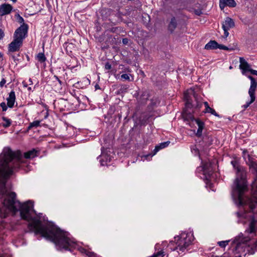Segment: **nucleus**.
Returning <instances> with one entry per match:
<instances>
[{
  "instance_id": "24",
  "label": "nucleus",
  "mask_w": 257,
  "mask_h": 257,
  "mask_svg": "<svg viewBox=\"0 0 257 257\" xmlns=\"http://www.w3.org/2000/svg\"><path fill=\"white\" fill-rule=\"evenodd\" d=\"M203 141L207 147L212 144L213 139L211 136L205 135L203 137Z\"/></svg>"
},
{
  "instance_id": "1",
  "label": "nucleus",
  "mask_w": 257,
  "mask_h": 257,
  "mask_svg": "<svg viewBox=\"0 0 257 257\" xmlns=\"http://www.w3.org/2000/svg\"><path fill=\"white\" fill-rule=\"evenodd\" d=\"M39 153L38 151L33 149L23 155L20 150L13 151L9 147L4 148L0 154V217L5 218L10 213L15 216L20 212L22 219L32 221L28 225L31 232H34L36 235L40 234L42 237L53 242L58 250L72 251L76 243L67 236V232L51 222L46 225L43 224L40 216L33 217V214L37 215L34 209V202L28 200L21 203L16 200V193H9L6 186L11 176L23 167L26 163L25 159L33 158L37 156Z\"/></svg>"
},
{
  "instance_id": "61",
  "label": "nucleus",
  "mask_w": 257,
  "mask_h": 257,
  "mask_svg": "<svg viewBox=\"0 0 257 257\" xmlns=\"http://www.w3.org/2000/svg\"><path fill=\"white\" fill-rule=\"evenodd\" d=\"M97 31H100L101 27L100 26H96Z\"/></svg>"
},
{
  "instance_id": "28",
  "label": "nucleus",
  "mask_w": 257,
  "mask_h": 257,
  "mask_svg": "<svg viewBox=\"0 0 257 257\" xmlns=\"http://www.w3.org/2000/svg\"><path fill=\"white\" fill-rule=\"evenodd\" d=\"M128 88V86L125 84L120 85L117 91V94H120L122 93H124L127 92V90Z\"/></svg>"
},
{
  "instance_id": "9",
  "label": "nucleus",
  "mask_w": 257,
  "mask_h": 257,
  "mask_svg": "<svg viewBox=\"0 0 257 257\" xmlns=\"http://www.w3.org/2000/svg\"><path fill=\"white\" fill-rule=\"evenodd\" d=\"M29 26L28 24H22L16 29L14 34V38L23 42L24 39L27 36Z\"/></svg>"
},
{
  "instance_id": "49",
  "label": "nucleus",
  "mask_w": 257,
  "mask_h": 257,
  "mask_svg": "<svg viewBox=\"0 0 257 257\" xmlns=\"http://www.w3.org/2000/svg\"><path fill=\"white\" fill-rule=\"evenodd\" d=\"M223 29V31H224V36H223V37L226 38L228 37V35H229V33L228 32V31L229 30L228 29H227L225 28H224Z\"/></svg>"
},
{
  "instance_id": "47",
  "label": "nucleus",
  "mask_w": 257,
  "mask_h": 257,
  "mask_svg": "<svg viewBox=\"0 0 257 257\" xmlns=\"http://www.w3.org/2000/svg\"><path fill=\"white\" fill-rule=\"evenodd\" d=\"M128 74H123L121 75V78L125 80L130 81V76Z\"/></svg>"
},
{
  "instance_id": "31",
  "label": "nucleus",
  "mask_w": 257,
  "mask_h": 257,
  "mask_svg": "<svg viewBox=\"0 0 257 257\" xmlns=\"http://www.w3.org/2000/svg\"><path fill=\"white\" fill-rule=\"evenodd\" d=\"M235 214L237 217L239 219L237 221L238 223H241L242 222L241 221L240 219L245 217L246 212L245 211L243 212L237 211Z\"/></svg>"
},
{
  "instance_id": "50",
  "label": "nucleus",
  "mask_w": 257,
  "mask_h": 257,
  "mask_svg": "<svg viewBox=\"0 0 257 257\" xmlns=\"http://www.w3.org/2000/svg\"><path fill=\"white\" fill-rule=\"evenodd\" d=\"M194 12L195 14L197 16H200L202 14L201 10L200 9H195Z\"/></svg>"
},
{
  "instance_id": "45",
  "label": "nucleus",
  "mask_w": 257,
  "mask_h": 257,
  "mask_svg": "<svg viewBox=\"0 0 257 257\" xmlns=\"http://www.w3.org/2000/svg\"><path fill=\"white\" fill-rule=\"evenodd\" d=\"M130 41V39L125 38L122 39V43L124 45H129Z\"/></svg>"
},
{
  "instance_id": "62",
  "label": "nucleus",
  "mask_w": 257,
  "mask_h": 257,
  "mask_svg": "<svg viewBox=\"0 0 257 257\" xmlns=\"http://www.w3.org/2000/svg\"><path fill=\"white\" fill-rule=\"evenodd\" d=\"M235 49L233 47H228V51H232L234 50Z\"/></svg>"
},
{
  "instance_id": "34",
  "label": "nucleus",
  "mask_w": 257,
  "mask_h": 257,
  "mask_svg": "<svg viewBox=\"0 0 257 257\" xmlns=\"http://www.w3.org/2000/svg\"><path fill=\"white\" fill-rule=\"evenodd\" d=\"M37 58L38 60L41 63H43L46 60V58L43 53H38Z\"/></svg>"
},
{
  "instance_id": "59",
  "label": "nucleus",
  "mask_w": 257,
  "mask_h": 257,
  "mask_svg": "<svg viewBox=\"0 0 257 257\" xmlns=\"http://www.w3.org/2000/svg\"><path fill=\"white\" fill-rule=\"evenodd\" d=\"M12 57L14 60V61H18L19 59L16 58V57L15 55H12Z\"/></svg>"
},
{
  "instance_id": "8",
  "label": "nucleus",
  "mask_w": 257,
  "mask_h": 257,
  "mask_svg": "<svg viewBox=\"0 0 257 257\" xmlns=\"http://www.w3.org/2000/svg\"><path fill=\"white\" fill-rule=\"evenodd\" d=\"M189 236L188 234L182 233L180 236L175 237V240L177 241L176 243L178 244L177 249L183 252L191 244L192 240L188 238Z\"/></svg>"
},
{
  "instance_id": "43",
  "label": "nucleus",
  "mask_w": 257,
  "mask_h": 257,
  "mask_svg": "<svg viewBox=\"0 0 257 257\" xmlns=\"http://www.w3.org/2000/svg\"><path fill=\"white\" fill-rule=\"evenodd\" d=\"M163 253H164V252L162 251H158L157 253H154L152 256H150V257H158V256L163 257L164 256V254H163Z\"/></svg>"
},
{
  "instance_id": "48",
  "label": "nucleus",
  "mask_w": 257,
  "mask_h": 257,
  "mask_svg": "<svg viewBox=\"0 0 257 257\" xmlns=\"http://www.w3.org/2000/svg\"><path fill=\"white\" fill-rule=\"evenodd\" d=\"M218 48L220 49H222V50H226L228 49V47L225 46L222 44H218Z\"/></svg>"
},
{
  "instance_id": "46",
  "label": "nucleus",
  "mask_w": 257,
  "mask_h": 257,
  "mask_svg": "<svg viewBox=\"0 0 257 257\" xmlns=\"http://www.w3.org/2000/svg\"><path fill=\"white\" fill-rule=\"evenodd\" d=\"M0 106L2 108V110L3 111H5L8 109V105H7L5 102H3L0 104Z\"/></svg>"
},
{
  "instance_id": "19",
  "label": "nucleus",
  "mask_w": 257,
  "mask_h": 257,
  "mask_svg": "<svg viewBox=\"0 0 257 257\" xmlns=\"http://www.w3.org/2000/svg\"><path fill=\"white\" fill-rule=\"evenodd\" d=\"M234 22L231 18L227 17L224 22L222 24V28L225 27L226 29L229 30L234 27Z\"/></svg>"
},
{
  "instance_id": "18",
  "label": "nucleus",
  "mask_w": 257,
  "mask_h": 257,
  "mask_svg": "<svg viewBox=\"0 0 257 257\" xmlns=\"http://www.w3.org/2000/svg\"><path fill=\"white\" fill-rule=\"evenodd\" d=\"M7 105L10 108H13L16 100L15 92L14 91H11L9 93V97L7 98Z\"/></svg>"
},
{
  "instance_id": "20",
  "label": "nucleus",
  "mask_w": 257,
  "mask_h": 257,
  "mask_svg": "<svg viewBox=\"0 0 257 257\" xmlns=\"http://www.w3.org/2000/svg\"><path fill=\"white\" fill-rule=\"evenodd\" d=\"M218 43L215 40H210L205 46L204 48L206 50H214L218 48Z\"/></svg>"
},
{
  "instance_id": "60",
  "label": "nucleus",
  "mask_w": 257,
  "mask_h": 257,
  "mask_svg": "<svg viewBox=\"0 0 257 257\" xmlns=\"http://www.w3.org/2000/svg\"><path fill=\"white\" fill-rule=\"evenodd\" d=\"M95 90H97V89H100V88L99 86V85L98 84H96L95 85Z\"/></svg>"
},
{
  "instance_id": "57",
  "label": "nucleus",
  "mask_w": 257,
  "mask_h": 257,
  "mask_svg": "<svg viewBox=\"0 0 257 257\" xmlns=\"http://www.w3.org/2000/svg\"><path fill=\"white\" fill-rule=\"evenodd\" d=\"M54 77L57 80V81L59 82V84H62V81L59 79V78L58 77V76L55 75L54 76Z\"/></svg>"
},
{
  "instance_id": "26",
  "label": "nucleus",
  "mask_w": 257,
  "mask_h": 257,
  "mask_svg": "<svg viewBox=\"0 0 257 257\" xmlns=\"http://www.w3.org/2000/svg\"><path fill=\"white\" fill-rule=\"evenodd\" d=\"M64 47H65L66 52L68 54H69V53H72V51L75 49V46L72 43L66 42L64 44Z\"/></svg>"
},
{
  "instance_id": "42",
  "label": "nucleus",
  "mask_w": 257,
  "mask_h": 257,
  "mask_svg": "<svg viewBox=\"0 0 257 257\" xmlns=\"http://www.w3.org/2000/svg\"><path fill=\"white\" fill-rule=\"evenodd\" d=\"M135 8L138 10H140L141 9L142 7V3L140 1V0H137L135 2Z\"/></svg>"
},
{
  "instance_id": "2",
  "label": "nucleus",
  "mask_w": 257,
  "mask_h": 257,
  "mask_svg": "<svg viewBox=\"0 0 257 257\" xmlns=\"http://www.w3.org/2000/svg\"><path fill=\"white\" fill-rule=\"evenodd\" d=\"M231 164L236 170V177L231 185V196L234 202L238 207L248 206L249 212L257 215V198L244 195L248 191L245 168L236 160H232Z\"/></svg>"
},
{
  "instance_id": "14",
  "label": "nucleus",
  "mask_w": 257,
  "mask_h": 257,
  "mask_svg": "<svg viewBox=\"0 0 257 257\" xmlns=\"http://www.w3.org/2000/svg\"><path fill=\"white\" fill-rule=\"evenodd\" d=\"M257 230V220L255 219L254 215H252L247 231L250 233H254Z\"/></svg>"
},
{
  "instance_id": "51",
  "label": "nucleus",
  "mask_w": 257,
  "mask_h": 257,
  "mask_svg": "<svg viewBox=\"0 0 257 257\" xmlns=\"http://www.w3.org/2000/svg\"><path fill=\"white\" fill-rule=\"evenodd\" d=\"M247 71L250 72L251 74L252 75H255L257 76V70L252 69L250 68Z\"/></svg>"
},
{
  "instance_id": "15",
  "label": "nucleus",
  "mask_w": 257,
  "mask_h": 257,
  "mask_svg": "<svg viewBox=\"0 0 257 257\" xmlns=\"http://www.w3.org/2000/svg\"><path fill=\"white\" fill-rule=\"evenodd\" d=\"M248 78L251 81L250 86L248 90V94L255 95V91L257 87V81L251 75H249Z\"/></svg>"
},
{
  "instance_id": "29",
  "label": "nucleus",
  "mask_w": 257,
  "mask_h": 257,
  "mask_svg": "<svg viewBox=\"0 0 257 257\" xmlns=\"http://www.w3.org/2000/svg\"><path fill=\"white\" fill-rule=\"evenodd\" d=\"M152 116L151 114H146L143 117L140 119V122L141 125H145L148 124L150 121V118Z\"/></svg>"
},
{
  "instance_id": "3",
  "label": "nucleus",
  "mask_w": 257,
  "mask_h": 257,
  "mask_svg": "<svg viewBox=\"0 0 257 257\" xmlns=\"http://www.w3.org/2000/svg\"><path fill=\"white\" fill-rule=\"evenodd\" d=\"M249 240L248 237H243L242 234L235 237L233 243L235 244V249L238 252H246L249 254H253L255 252L257 247V241H252L249 244L247 242Z\"/></svg>"
},
{
  "instance_id": "37",
  "label": "nucleus",
  "mask_w": 257,
  "mask_h": 257,
  "mask_svg": "<svg viewBox=\"0 0 257 257\" xmlns=\"http://www.w3.org/2000/svg\"><path fill=\"white\" fill-rule=\"evenodd\" d=\"M194 121H195L197 124L198 125V128H200V127L201 128H203L204 127V125H205V123L203 121H201L200 119L199 118H195V120Z\"/></svg>"
},
{
  "instance_id": "58",
  "label": "nucleus",
  "mask_w": 257,
  "mask_h": 257,
  "mask_svg": "<svg viewBox=\"0 0 257 257\" xmlns=\"http://www.w3.org/2000/svg\"><path fill=\"white\" fill-rule=\"evenodd\" d=\"M22 84H23L24 87H27L28 86V84H27V82L25 81H23Z\"/></svg>"
},
{
  "instance_id": "6",
  "label": "nucleus",
  "mask_w": 257,
  "mask_h": 257,
  "mask_svg": "<svg viewBox=\"0 0 257 257\" xmlns=\"http://www.w3.org/2000/svg\"><path fill=\"white\" fill-rule=\"evenodd\" d=\"M246 164L254 178L251 184V189L253 193L257 195V161H254L249 155H248V161Z\"/></svg>"
},
{
  "instance_id": "56",
  "label": "nucleus",
  "mask_w": 257,
  "mask_h": 257,
  "mask_svg": "<svg viewBox=\"0 0 257 257\" xmlns=\"http://www.w3.org/2000/svg\"><path fill=\"white\" fill-rule=\"evenodd\" d=\"M204 105L205 106V109L208 108L210 106H209V104L207 102H204Z\"/></svg>"
},
{
  "instance_id": "55",
  "label": "nucleus",
  "mask_w": 257,
  "mask_h": 257,
  "mask_svg": "<svg viewBox=\"0 0 257 257\" xmlns=\"http://www.w3.org/2000/svg\"><path fill=\"white\" fill-rule=\"evenodd\" d=\"M100 165L102 166H105L106 164V163L104 164V163L105 162L103 159L100 160Z\"/></svg>"
},
{
  "instance_id": "23",
  "label": "nucleus",
  "mask_w": 257,
  "mask_h": 257,
  "mask_svg": "<svg viewBox=\"0 0 257 257\" xmlns=\"http://www.w3.org/2000/svg\"><path fill=\"white\" fill-rule=\"evenodd\" d=\"M150 97V94L149 90H145L144 91H142L140 99L142 101V103H146V101L149 99Z\"/></svg>"
},
{
  "instance_id": "27",
  "label": "nucleus",
  "mask_w": 257,
  "mask_h": 257,
  "mask_svg": "<svg viewBox=\"0 0 257 257\" xmlns=\"http://www.w3.org/2000/svg\"><path fill=\"white\" fill-rule=\"evenodd\" d=\"M192 95H193L196 101V104H193V107H194L196 109H199L202 107V102L199 101L198 99V95L194 91L192 92Z\"/></svg>"
},
{
  "instance_id": "17",
  "label": "nucleus",
  "mask_w": 257,
  "mask_h": 257,
  "mask_svg": "<svg viewBox=\"0 0 257 257\" xmlns=\"http://www.w3.org/2000/svg\"><path fill=\"white\" fill-rule=\"evenodd\" d=\"M239 62L240 63L239 68L242 70V72L244 74L250 68V65L243 57L239 58Z\"/></svg>"
},
{
  "instance_id": "33",
  "label": "nucleus",
  "mask_w": 257,
  "mask_h": 257,
  "mask_svg": "<svg viewBox=\"0 0 257 257\" xmlns=\"http://www.w3.org/2000/svg\"><path fill=\"white\" fill-rule=\"evenodd\" d=\"M40 120H35L33 122H31L29 124V125L27 127V130L29 131L33 127H37L40 125Z\"/></svg>"
},
{
  "instance_id": "63",
  "label": "nucleus",
  "mask_w": 257,
  "mask_h": 257,
  "mask_svg": "<svg viewBox=\"0 0 257 257\" xmlns=\"http://www.w3.org/2000/svg\"><path fill=\"white\" fill-rule=\"evenodd\" d=\"M29 81L30 82V83H29L30 85L33 84V81H32V80L31 78H29Z\"/></svg>"
},
{
  "instance_id": "35",
  "label": "nucleus",
  "mask_w": 257,
  "mask_h": 257,
  "mask_svg": "<svg viewBox=\"0 0 257 257\" xmlns=\"http://www.w3.org/2000/svg\"><path fill=\"white\" fill-rule=\"evenodd\" d=\"M119 27H111L107 29L104 33L105 34H109V33H117Z\"/></svg>"
},
{
  "instance_id": "44",
  "label": "nucleus",
  "mask_w": 257,
  "mask_h": 257,
  "mask_svg": "<svg viewBox=\"0 0 257 257\" xmlns=\"http://www.w3.org/2000/svg\"><path fill=\"white\" fill-rule=\"evenodd\" d=\"M203 130V128H201L200 127V128H198V130L197 131V133L195 134L197 137L200 138L202 136Z\"/></svg>"
},
{
  "instance_id": "12",
  "label": "nucleus",
  "mask_w": 257,
  "mask_h": 257,
  "mask_svg": "<svg viewBox=\"0 0 257 257\" xmlns=\"http://www.w3.org/2000/svg\"><path fill=\"white\" fill-rule=\"evenodd\" d=\"M13 9V7L10 4H3L0 6V16H3L10 14Z\"/></svg>"
},
{
  "instance_id": "11",
  "label": "nucleus",
  "mask_w": 257,
  "mask_h": 257,
  "mask_svg": "<svg viewBox=\"0 0 257 257\" xmlns=\"http://www.w3.org/2000/svg\"><path fill=\"white\" fill-rule=\"evenodd\" d=\"M22 45L23 42L18 40V38H14L13 41L9 45V52H14L19 51Z\"/></svg>"
},
{
  "instance_id": "32",
  "label": "nucleus",
  "mask_w": 257,
  "mask_h": 257,
  "mask_svg": "<svg viewBox=\"0 0 257 257\" xmlns=\"http://www.w3.org/2000/svg\"><path fill=\"white\" fill-rule=\"evenodd\" d=\"M203 112L205 113H210L216 116L220 117V115L215 111V110L214 109L211 108L210 107H209L207 109H205V110Z\"/></svg>"
},
{
  "instance_id": "25",
  "label": "nucleus",
  "mask_w": 257,
  "mask_h": 257,
  "mask_svg": "<svg viewBox=\"0 0 257 257\" xmlns=\"http://www.w3.org/2000/svg\"><path fill=\"white\" fill-rule=\"evenodd\" d=\"M151 102L150 104L148 105V109L149 110H152L155 107H156L157 104L160 103V101L157 97L153 98L151 100Z\"/></svg>"
},
{
  "instance_id": "38",
  "label": "nucleus",
  "mask_w": 257,
  "mask_h": 257,
  "mask_svg": "<svg viewBox=\"0 0 257 257\" xmlns=\"http://www.w3.org/2000/svg\"><path fill=\"white\" fill-rule=\"evenodd\" d=\"M73 86L77 89H82L84 88V86L82 84V82L81 81H78L74 84H73Z\"/></svg>"
},
{
  "instance_id": "22",
  "label": "nucleus",
  "mask_w": 257,
  "mask_h": 257,
  "mask_svg": "<svg viewBox=\"0 0 257 257\" xmlns=\"http://www.w3.org/2000/svg\"><path fill=\"white\" fill-rule=\"evenodd\" d=\"M170 144V142L168 141L167 142L161 143L159 145L156 146L155 147V149L154 150V154H155L157 152H158L161 149L166 148L169 146Z\"/></svg>"
},
{
  "instance_id": "39",
  "label": "nucleus",
  "mask_w": 257,
  "mask_h": 257,
  "mask_svg": "<svg viewBox=\"0 0 257 257\" xmlns=\"http://www.w3.org/2000/svg\"><path fill=\"white\" fill-rule=\"evenodd\" d=\"M249 95L250 97V100L249 102H247L246 103V105H247L248 106L250 105V104L253 103L255 101V95H252V94H249Z\"/></svg>"
},
{
  "instance_id": "36",
  "label": "nucleus",
  "mask_w": 257,
  "mask_h": 257,
  "mask_svg": "<svg viewBox=\"0 0 257 257\" xmlns=\"http://www.w3.org/2000/svg\"><path fill=\"white\" fill-rule=\"evenodd\" d=\"M15 16V18H16L17 21L19 23L22 24V25L26 24L24 23V19L19 14H16Z\"/></svg>"
},
{
  "instance_id": "53",
  "label": "nucleus",
  "mask_w": 257,
  "mask_h": 257,
  "mask_svg": "<svg viewBox=\"0 0 257 257\" xmlns=\"http://www.w3.org/2000/svg\"><path fill=\"white\" fill-rule=\"evenodd\" d=\"M4 36H5V33H4V31L2 29H0V40L3 39Z\"/></svg>"
},
{
  "instance_id": "52",
  "label": "nucleus",
  "mask_w": 257,
  "mask_h": 257,
  "mask_svg": "<svg viewBox=\"0 0 257 257\" xmlns=\"http://www.w3.org/2000/svg\"><path fill=\"white\" fill-rule=\"evenodd\" d=\"M111 68V65L108 62H106L105 64V69L106 70H110Z\"/></svg>"
},
{
  "instance_id": "41",
  "label": "nucleus",
  "mask_w": 257,
  "mask_h": 257,
  "mask_svg": "<svg viewBox=\"0 0 257 257\" xmlns=\"http://www.w3.org/2000/svg\"><path fill=\"white\" fill-rule=\"evenodd\" d=\"M85 253L89 257H96L97 256L96 254L94 252L87 251L86 250H85Z\"/></svg>"
},
{
  "instance_id": "21",
  "label": "nucleus",
  "mask_w": 257,
  "mask_h": 257,
  "mask_svg": "<svg viewBox=\"0 0 257 257\" xmlns=\"http://www.w3.org/2000/svg\"><path fill=\"white\" fill-rule=\"evenodd\" d=\"M142 20L144 25L149 30L152 29L151 24H150V17L148 15H145V16H143Z\"/></svg>"
},
{
  "instance_id": "13",
  "label": "nucleus",
  "mask_w": 257,
  "mask_h": 257,
  "mask_svg": "<svg viewBox=\"0 0 257 257\" xmlns=\"http://www.w3.org/2000/svg\"><path fill=\"white\" fill-rule=\"evenodd\" d=\"M236 6V3L234 0H219V7L221 10L228 6L231 8H234Z\"/></svg>"
},
{
  "instance_id": "16",
  "label": "nucleus",
  "mask_w": 257,
  "mask_h": 257,
  "mask_svg": "<svg viewBox=\"0 0 257 257\" xmlns=\"http://www.w3.org/2000/svg\"><path fill=\"white\" fill-rule=\"evenodd\" d=\"M177 21L175 17L171 18L168 25V30L170 34H173L177 27Z\"/></svg>"
},
{
  "instance_id": "30",
  "label": "nucleus",
  "mask_w": 257,
  "mask_h": 257,
  "mask_svg": "<svg viewBox=\"0 0 257 257\" xmlns=\"http://www.w3.org/2000/svg\"><path fill=\"white\" fill-rule=\"evenodd\" d=\"M2 118L5 122L1 124L0 125L3 126L5 128H7L11 126L12 124V120L10 119L5 116H3Z\"/></svg>"
},
{
  "instance_id": "5",
  "label": "nucleus",
  "mask_w": 257,
  "mask_h": 257,
  "mask_svg": "<svg viewBox=\"0 0 257 257\" xmlns=\"http://www.w3.org/2000/svg\"><path fill=\"white\" fill-rule=\"evenodd\" d=\"M102 16H105L106 19L114 25L117 23L123 22L126 23L122 18L121 15L120 13L117 12L112 9H107L102 11Z\"/></svg>"
},
{
  "instance_id": "4",
  "label": "nucleus",
  "mask_w": 257,
  "mask_h": 257,
  "mask_svg": "<svg viewBox=\"0 0 257 257\" xmlns=\"http://www.w3.org/2000/svg\"><path fill=\"white\" fill-rule=\"evenodd\" d=\"M98 41L101 43V48L103 50L108 49L110 45H113L118 43H120V40L118 38H116L115 36H113L110 34H105L99 37ZM112 48H115L116 47L113 46Z\"/></svg>"
},
{
  "instance_id": "64",
  "label": "nucleus",
  "mask_w": 257,
  "mask_h": 257,
  "mask_svg": "<svg viewBox=\"0 0 257 257\" xmlns=\"http://www.w3.org/2000/svg\"><path fill=\"white\" fill-rule=\"evenodd\" d=\"M242 107L244 108V109H245L248 107V106L246 105V104H245L243 105L242 106Z\"/></svg>"
},
{
  "instance_id": "10",
  "label": "nucleus",
  "mask_w": 257,
  "mask_h": 257,
  "mask_svg": "<svg viewBox=\"0 0 257 257\" xmlns=\"http://www.w3.org/2000/svg\"><path fill=\"white\" fill-rule=\"evenodd\" d=\"M202 170L206 180H209V178L213 174L212 163L209 162L203 163Z\"/></svg>"
},
{
  "instance_id": "7",
  "label": "nucleus",
  "mask_w": 257,
  "mask_h": 257,
  "mask_svg": "<svg viewBox=\"0 0 257 257\" xmlns=\"http://www.w3.org/2000/svg\"><path fill=\"white\" fill-rule=\"evenodd\" d=\"M184 98L185 101V107L183 110L182 117L185 121H193L195 118L192 113L188 110V108L193 107L191 98L186 93L184 94Z\"/></svg>"
},
{
  "instance_id": "40",
  "label": "nucleus",
  "mask_w": 257,
  "mask_h": 257,
  "mask_svg": "<svg viewBox=\"0 0 257 257\" xmlns=\"http://www.w3.org/2000/svg\"><path fill=\"white\" fill-rule=\"evenodd\" d=\"M229 241V240L219 241L218 242V244L221 247H224L228 244Z\"/></svg>"
},
{
  "instance_id": "54",
  "label": "nucleus",
  "mask_w": 257,
  "mask_h": 257,
  "mask_svg": "<svg viewBox=\"0 0 257 257\" xmlns=\"http://www.w3.org/2000/svg\"><path fill=\"white\" fill-rule=\"evenodd\" d=\"M6 80H5V78H3L1 80V81L0 82V86L1 87H3L4 85H5V84L6 83Z\"/></svg>"
}]
</instances>
